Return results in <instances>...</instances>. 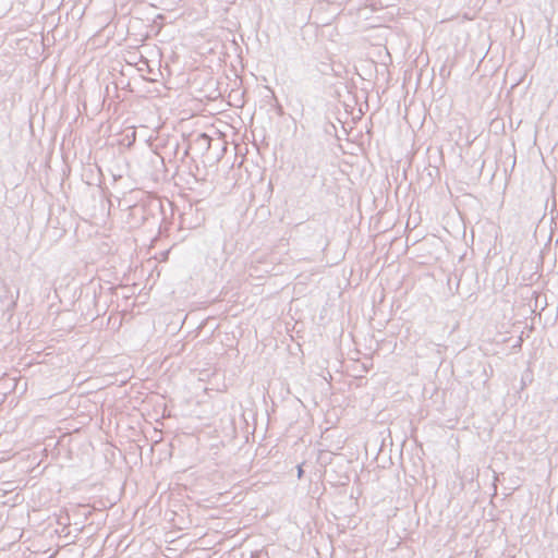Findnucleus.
<instances>
[{
	"label": "nucleus",
	"instance_id": "1",
	"mask_svg": "<svg viewBox=\"0 0 558 558\" xmlns=\"http://www.w3.org/2000/svg\"><path fill=\"white\" fill-rule=\"evenodd\" d=\"M301 474H302V469L300 468L299 469V476H301Z\"/></svg>",
	"mask_w": 558,
	"mask_h": 558
}]
</instances>
